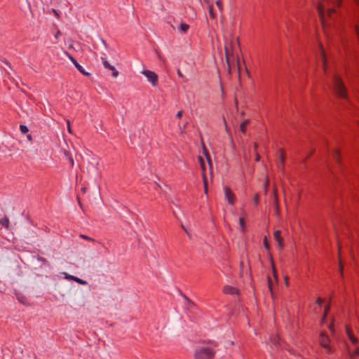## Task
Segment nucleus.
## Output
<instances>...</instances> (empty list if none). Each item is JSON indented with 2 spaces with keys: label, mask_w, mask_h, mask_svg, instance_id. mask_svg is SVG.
Listing matches in <instances>:
<instances>
[{
  "label": "nucleus",
  "mask_w": 359,
  "mask_h": 359,
  "mask_svg": "<svg viewBox=\"0 0 359 359\" xmlns=\"http://www.w3.org/2000/svg\"><path fill=\"white\" fill-rule=\"evenodd\" d=\"M330 88L341 98L347 99L346 88L341 79L337 74H333L332 82L329 83Z\"/></svg>",
  "instance_id": "nucleus-1"
},
{
  "label": "nucleus",
  "mask_w": 359,
  "mask_h": 359,
  "mask_svg": "<svg viewBox=\"0 0 359 359\" xmlns=\"http://www.w3.org/2000/svg\"><path fill=\"white\" fill-rule=\"evenodd\" d=\"M215 355V351L212 348L198 347L194 353L195 359H212Z\"/></svg>",
  "instance_id": "nucleus-2"
},
{
  "label": "nucleus",
  "mask_w": 359,
  "mask_h": 359,
  "mask_svg": "<svg viewBox=\"0 0 359 359\" xmlns=\"http://www.w3.org/2000/svg\"><path fill=\"white\" fill-rule=\"evenodd\" d=\"M142 74L147 77L148 81L150 82L153 86H157L158 76L154 72L146 69L144 70Z\"/></svg>",
  "instance_id": "nucleus-3"
},
{
  "label": "nucleus",
  "mask_w": 359,
  "mask_h": 359,
  "mask_svg": "<svg viewBox=\"0 0 359 359\" xmlns=\"http://www.w3.org/2000/svg\"><path fill=\"white\" fill-rule=\"evenodd\" d=\"M320 344L323 346L327 353H332V348L329 345L330 339L327 335L324 333H321L319 339Z\"/></svg>",
  "instance_id": "nucleus-4"
},
{
  "label": "nucleus",
  "mask_w": 359,
  "mask_h": 359,
  "mask_svg": "<svg viewBox=\"0 0 359 359\" xmlns=\"http://www.w3.org/2000/svg\"><path fill=\"white\" fill-rule=\"evenodd\" d=\"M198 160H199V162H200V164H201V170H202V177H203V184H204L205 193H207V191H208V187H207L208 182H207V177H206L205 172V163H204L203 159L201 156H199Z\"/></svg>",
  "instance_id": "nucleus-5"
},
{
  "label": "nucleus",
  "mask_w": 359,
  "mask_h": 359,
  "mask_svg": "<svg viewBox=\"0 0 359 359\" xmlns=\"http://www.w3.org/2000/svg\"><path fill=\"white\" fill-rule=\"evenodd\" d=\"M325 0H318L317 10L319 15V17L322 21L323 25H324V18L325 14V7L323 4Z\"/></svg>",
  "instance_id": "nucleus-6"
},
{
  "label": "nucleus",
  "mask_w": 359,
  "mask_h": 359,
  "mask_svg": "<svg viewBox=\"0 0 359 359\" xmlns=\"http://www.w3.org/2000/svg\"><path fill=\"white\" fill-rule=\"evenodd\" d=\"M103 65L104 68L108 69L112 71V76L114 77H117L118 75V72L115 69V67L111 65L109 62L104 57H101Z\"/></svg>",
  "instance_id": "nucleus-7"
},
{
  "label": "nucleus",
  "mask_w": 359,
  "mask_h": 359,
  "mask_svg": "<svg viewBox=\"0 0 359 359\" xmlns=\"http://www.w3.org/2000/svg\"><path fill=\"white\" fill-rule=\"evenodd\" d=\"M277 155H278V167L279 169H283V167H284V161H285V153L283 151V149H279L278 153H277Z\"/></svg>",
  "instance_id": "nucleus-8"
},
{
  "label": "nucleus",
  "mask_w": 359,
  "mask_h": 359,
  "mask_svg": "<svg viewBox=\"0 0 359 359\" xmlns=\"http://www.w3.org/2000/svg\"><path fill=\"white\" fill-rule=\"evenodd\" d=\"M224 194H225V198L228 200V202L229 204H233L234 203V194L230 189V188L225 187H224Z\"/></svg>",
  "instance_id": "nucleus-9"
},
{
  "label": "nucleus",
  "mask_w": 359,
  "mask_h": 359,
  "mask_svg": "<svg viewBox=\"0 0 359 359\" xmlns=\"http://www.w3.org/2000/svg\"><path fill=\"white\" fill-rule=\"evenodd\" d=\"M280 231L279 230H277L274 232L273 233V237H274V239L275 241L277 242L278 243V248L280 249H282L283 248V240H282V238L280 236Z\"/></svg>",
  "instance_id": "nucleus-10"
},
{
  "label": "nucleus",
  "mask_w": 359,
  "mask_h": 359,
  "mask_svg": "<svg viewBox=\"0 0 359 359\" xmlns=\"http://www.w3.org/2000/svg\"><path fill=\"white\" fill-rule=\"evenodd\" d=\"M223 292L226 294H234L238 292V290L234 287H232L230 285H226L223 288Z\"/></svg>",
  "instance_id": "nucleus-11"
},
{
  "label": "nucleus",
  "mask_w": 359,
  "mask_h": 359,
  "mask_svg": "<svg viewBox=\"0 0 359 359\" xmlns=\"http://www.w3.org/2000/svg\"><path fill=\"white\" fill-rule=\"evenodd\" d=\"M346 334L353 344L356 345L358 344V339L352 334L351 330L348 328H346Z\"/></svg>",
  "instance_id": "nucleus-12"
},
{
  "label": "nucleus",
  "mask_w": 359,
  "mask_h": 359,
  "mask_svg": "<svg viewBox=\"0 0 359 359\" xmlns=\"http://www.w3.org/2000/svg\"><path fill=\"white\" fill-rule=\"evenodd\" d=\"M208 13L209 16L212 20H216L217 19V13L215 11L213 4L209 5L208 6Z\"/></svg>",
  "instance_id": "nucleus-13"
},
{
  "label": "nucleus",
  "mask_w": 359,
  "mask_h": 359,
  "mask_svg": "<svg viewBox=\"0 0 359 359\" xmlns=\"http://www.w3.org/2000/svg\"><path fill=\"white\" fill-rule=\"evenodd\" d=\"M320 57L322 60V64L324 69V71L326 72V58H325V53L323 48V47L320 46Z\"/></svg>",
  "instance_id": "nucleus-14"
},
{
  "label": "nucleus",
  "mask_w": 359,
  "mask_h": 359,
  "mask_svg": "<svg viewBox=\"0 0 359 359\" xmlns=\"http://www.w3.org/2000/svg\"><path fill=\"white\" fill-rule=\"evenodd\" d=\"M75 67L78 69V71L82 74L84 76H90V74L89 72H87L85 71V69L83 68V67L81 65H80L78 62L76 61V63L74 64Z\"/></svg>",
  "instance_id": "nucleus-15"
},
{
  "label": "nucleus",
  "mask_w": 359,
  "mask_h": 359,
  "mask_svg": "<svg viewBox=\"0 0 359 359\" xmlns=\"http://www.w3.org/2000/svg\"><path fill=\"white\" fill-rule=\"evenodd\" d=\"M332 156H333V158L334 159V161H336V163L340 165V153L339 151V150L337 149H334L333 151V154H332Z\"/></svg>",
  "instance_id": "nucleus-16"
},
{
  "label": "nucleus",
  "mask_w": 359,
  "mask_h": 359,
  "mask_svg": "<svg viewBox=\"0 0 359 359\" xmlns=\"http://www.w3.org/2000/svg\"><path fill=\"white\" fill-rule=\"evenodd\" d=\"M273 196H274V201H273V205L276 210V212H278V193L277 190L274 189L273 190Z\"/></svg>",
  "instance_id": "nucleus-17"
},
{
  "label": "nucleus",
  "mask_w": 359,
  "mask_h": 359,
  "mask_svg": "<svg viewBox=\"0 0 359 359\" xmlns=\"http://www.w3.org/2000/svg\"><path fill=\"white\" fill-rule=\"evenodd\" d=\"M189 29V25L186 23H181L179 27V31L182 33L185 34Z\"/></svg>",
  "instance_id": "nucleus-18"
},
{
  "label": "nucleus",
  "mask_w": 359,
  "mask_h": 359,
  "mask_svg": "<svg viewBox=\"0 0 359 359\" xmlns=\"http://www.w3.org/2000/svg\"><path fill=\"white\" fill-rule=\"evenodd\" d=\"M0 225L5 226L6 228H8L9 225V219L7 217H4L2 219H0Z\"/></svg>",
  "instance_id": "nucleus-19"
},
{
  "label": "nucleus",
  "mask_w": 359,
  "mask_h": 359,
  "mask_svg": "<svg viewBox=\"0 0 359 359\" xmlns=\"http://www.w3.org/2000/svg\"><path fill=\"white\" fill-rule=\"evenodd\" d=\"M249 120H245L243 121L240 125V130L241 133H245V128L246 126L248 124Z\"/></svg>",
  "instance_id": "nucleus-20"
},
{
  "label": "nucleus",
  "mask_w": 359,
  "mask_h": 359,
  "mask_svg": "<svg viewBox=\"0 0 359 359\" xmlns=\"http://www.w3.org/2000/svg\"><path fill=\"white\" fill-rule=\"evenodd\" d=\"M187 125H188V122L184 123V124L183 126H181L180 123L178 124L179 128L180 130V133L182 134L185 133V129H186Z\"/></svg>",
  "instance_id": "nucleus-21"
},
{
  "label": "nucleus",
  "mask_w": 359,
  "mask_h": 359,
  "mask_svg": "<svg viewBox=\"0 0 359 359\" xmlns=\"http://www.w3.org/2000/svg\"><path fill=\"white\" fill-rule=\"evenodd\" d=\"M20 132L22 134H25V133H27L29 131L28 128L26 126H25V125H20Z\"/></svg>",
  "instance_id": "nucleus-22"
},
{
  "label": "nucleus",
  "mask_w": 359,
  "mask_h": 359,
  "mask_svg": "<svg viewBox=\"0 0 359 359\" xmlns=\"http://www.w3.org/2000/svg\"><path fill=\"white\" fill-rule=\"evenodd\" d=\"M239 224L243 232L245 231V220L243 217L239 219Z\"/></svg>",
  "instance_id": "nucleus-23"
},
{
  "label": "nucleus",
  "mask_w": 359,
  "mask_h": 359,
  "mask_svg": "<svg viewBox=\"0 0 359 359\" xmlns=\"http://www.w3.org/2000/svg\"><path fill=\"white\" fill-rule=\"evenodd\" d=\"M74 280L75 282H76V283H78L81 284V285H86V284H87V282H86V280H82V279H81V278H77V277H76V276L74 277Z\"/></svg>",
  "instance_id": "nucleus-24"
},
{
  "label": "nucleus",
  "mask_w": 359,
  "mask_h": 359,
  "mask_svg": "<svg viewBox=\"0 0 359 359\" xmlns=\"http://www.w3.org/2000/svg\"><path fill=\"white\" fill-rule=\"evenodd\" d=\"M215 4L217 6L219 11L222 13V10H223L222 1L221 0H217L215 1Z\"/></svg>",
  "instance_id": "nucleus-25"
},
{
  "label": "nucleus",
  "mask_w": 359,
  "mask_h": 359,
  "mask_svg": "<svg viewBox=\"0 0 359 359\" xmlns=\"http://www.w3.org/2000/svg\"><path fill=\"white\" fill-rule=\"evenodd\" d=\"M79 237L83 238V239H85V240H87V241H92V242H94L95 241V239L86 236V235H84V234H80L79 235Z\"/></svg>",
  "instance_id": "nucleus-26"
},
{
  "label": "nucleus",
  "mask_w": 359,
  "mask_h": 359,
  "mask_svg": "<svg viewBox=\"0 0 359 359\" xmlns=\"http://www.w3.org/2000/svg\"><path fill=\"white\" fill-rule=\"evenodd\" d=\"M356 356H359V346L355 350H354L351 354V357L352 358Z\"/></svg>",
  "instance_id": "nucleus-27"
},
{
  "label": "nucleus",
  "mask_w": 359,
  "mask_h": 359,
  "mask_svg": "<svg viewBox=\"0 0 359 359\" xmlns=\"http://www.w3.org/2000/svg\"><path fill=\"white\" fill-rule=\"evenodd\" d=\"M65 154L68 157V159H69V163L71 164V166L73 167L74 166V163L73 158L71 156H69L67 152H65Z\"/></svg>",
  "instance_id": "nucleus-28"
},
{
  "label": "nucleus",
  "mask_w": 359,
  "mask_h": 359,
  "mask_svg": "<svg viewBox=\"0 0 359 359\" xmlns=\"http://www.w3.org/2000/svg\"><path fill=\"white\" fill-rule=\"evenodd\" d=\"M17 298H18V301H19L20 303H22V304H26V301H27V300H26V298H25V297H22V296H18V297H17Z\"/></svg>",
  "instance_id": "nucleus-29"
},
{
  "label": "nucleus",
  "mask_w": 359,
  "mask_h": 359,
  "mask_svg": "<svg viewBox=\"0 0 359 359\" xmlns=\"http://www.w3.org/2000/svg\"><path fill=\"white\" fill-rule=\"evenodd\" d=\"M64 274H65V279L73 280H74V278L75 276L69 275V274H68L67 273H64Z\"/></svg>",
  "instance_id": "nucleus-30"
},
{
  "label": "nucleus",
  "mask_w": 359,
  "mask_h": 359,
  "mask_svg": "<svg viewBox=\"0 0 359 359\" xmlns=\"http://www.w3.org/2000/svg\"><path fill=\"white\" fill-rule=\"evenodd\" d=\"M184 297L186 299V301L187 302L188 306L194 305V302L191 300H190L187 296L184 295Z\"/></svg>",
  "instance_id": "nucleus-31"
},
{
  "label": "nucleus",
  "mask_w": 359,
  "mask_h": 359,
  "mask_svg": "<svg viewBox=\"0 0 359 359\" xmlns=\"http://www.w3.org/2000/svg\"><path fill=\"white\" fill-rule=\"evenodd\" d=\"M66 55L69 57V59L72 62L73 64L76 63V60L69 53H66Z\"/></svg>",
  "instance_id": "nucleus-32"
},
{
  "label": "nucleus",
  "mask_w": 359,
  "mask_h": 359,
  "mask_svg": "<svg viewBox=\"0 0 359 359\" xmlns=\"http://www.w3.org/2000/svg\"><path fill=\"white\" fill-rule=\"evenodd\" d=\"M268 286L269 289L271 290V292H272V282L269 277H268Z\"/></svg>",
  "instance_id": "nucleus-33"
},
{
  "label": "nucleus",
  "mask_w": 359,
  "mask_h": 359,
  "mask_svg": "<svg viewBox=\"0 0 359 359\" xmlns=\"http://www.w3.org/2000/svg\"><path fill=\"white\" fill-rule=\"evenodd\" d=\"M254 203L257 204L259 203V195L257 194L254 196Z\"/></svg>",
  "instance_id": "nucleus-34"
},
{
  "label": "nucleus",
  "mask_w": 359,
  "mask_h": 359,
  "mask_svg": "<svg viewBox=\"0 0 359 359\" xmlns=\"http://www.w3.org/2000/svg\"><path fill=\"white\" fill-rule=\"evenodd\" d=\"M264 247H265L266 249H269V243L267 242V239H266V237L264 238Z\"/></svg>",
  "instance_id": "nucleus-35"
},
{
  "label": "nucleus",
  "mask_w": 359,
  "mask_h": 359,
  "mask_svg": "<svg viewBox=\"0 0 359 359\" xmlns=\"http://www.w3.org/2000/svg\"><path fill=\"white\" fill-rule=\"evenodd\" d=\"M205 155H206V157H207V160H208V164H209V165H210V167L211 168H212V162H211V160H210V157L207 154H205Z\"/></svg>",
  "instance_id": "nucleus-36"
},
{
  "label": "nucleus",
  "mask_w": 359,
  "mask_h": 359,
  "mask_svg": "<svg viewBox=\"0 0 359 359\" xmlns=\"http://www.w3.org/2000/svg\"><path fill=\"white\" fill-rule=\"evenodd\" d=\"M183 115V111H179L177 114H176V116L179 118H182Z\"/></svg>",
  "instance_id": "nucleus-37"
},
{
  "label": "nucleus",
  "mask_w": 359,
  "mask_h": 359,
  "mask_svg": "<svg viewBox=\"0 0 359 359\" xmlns=\"http://www.w3.org/2000/svg\"><path fill=\"white\" fill-rule=\"evenodd\" d=\"M323 302V300L321 298H320V297H318V298L317 299V300H316V303H317L319 306H320V305L322 304Z\"/></svg>",
  "instance_id": "nucleus-38"
},
{
  "label": "nucleus",
  "mask_w": 359,
  "mask_h": 359,
  "mask_svg": "<svg viewBox=\"0 0 359 359\" xmlns=\"http://www.w3.org/2000/svg\"><path fill=\"white\" fill-rule=\"evenodd\" d=\"M334 12V11L332 8L327 10V14L330 17H331L332 14Z\"/></svg>",
  "instance_id": "nucleus-39"
},
{
  "label": "nucleus",
  "mask_w": 359,
  "mask_h": 359,
  "mask_svg": "<svg viewBox=\"0 0 359 359\" xmlns=\"http://www.w3.org/2000/svg\"><path fill=\"white\" fill-rule=\"evenodd\" d=\"M67 130L69 131V133H72V130H71V127H70V122L69 120L67 121Z\"/></svg>",
  "instance_id": "nucleus-40"
},
{
  "label": "nucleus",
  "mask_w": 359,
  "mask_h": 359,
  "mask_svg": "<svg viewBox=\"0 0 359 359\" xmlns=\"http://www.w3.org/2000/svg\"><path fill=\"white\" fill-rule=\"evenodd\" d=\"M177 75H178L180 77H181V78H183V77H184V76H183L182 73L181 72V71H180V69H177Z\"/></svg>",
  "instance_id": "nucleus-41"
},
{
  "label": "nucleus",
  "mask_w": 359,
  "mask_h": 359,
  "mask_svg": "<svg viewBox=\"0 0 359 359\" xmlns=\"http://www.w3.org/2000/svg\"><path fill=\"white\" fill-rule=\"evenodd\" d=\"M39 260L42 262H43V263H47V260L45 258H43V257H39Z\"/></svg>",
  "instance_id": "nucleus-42"
},
{
  "label": "nucleus",
  "mask_w": 359,
  "mask_h": 359,
  "mask_svg": "<svg viewBox=\"0 0 359 359\" xmlns=\"http://www.w3.org/2000/svg\"><path fill=\"white\" fill-rule=\"evenodd\" d=\"M203 1L208 5V6L212 4L210 0H203Z\"/></svg>",
  "instance_id": "nucleus-43"
},
{
  "label": "nucleus",
  "mask_w": 359,
  "mask_h": 359,
  "mask_svg": "<svg viewBox=\"0 0 359 359\" xmlns=\"http://www.w3.org/2000/svg\"><path fill=\"white\" fill-rule=\"evenodd\" d=\"M334 4H337V6H339L340 4H341V0H336V1L334 2Z\"/></svg>",
  "instance_id": "nucleus-44"
},
{
  "label": "nucleus",
  "mask_w": 359,
  "mask_h": 359,
  "mask_svg": "<svg viewBox=\"0 0 359 359\" xmlns=\"http://www.w3.org/2000/svg\"><path fill=\"white\" fill-rule=\"evenodd\" d=\"M27 138L29 141H32V137L31 135H27Z\"/></svg>",
  "instance_id": "nucleus-45"
},
{
  "label": "nucleus",
  "mask_w": 359,
  "mask_h": 359,
  "mask_svg": "<svg viewBox=\"0 0 359 359\" xmlns=\"http://www.w3.org/2000/svg\"><path fill=\"white\" fill-rule=\"evenodd\" d=\"M329 309V306H326L325 308V313H324V318L325 317L326 314H327V310Z\"/></svg>",
  "instance_id": "nucleus-46"
},
{
  "label": "nucleus",
  "mask_w": 359,
  "mask_h": 359,
  "mask_svg": "<svg viewBox=\"0 0 359 359\" xmlns=\"http://www.w3.org/2000/svg\"><path fill=\"white\" fill-rule=\"evenodd\" d=\"M60 35V31H57V32H56V34H55V38H57Z\"/></svg>",
  "instance_id": "nucleus-47"
},
{
  "label": "nucleus",
  "mask_w": 359,
  "mask_h": 359,
  "mask_svg": "<svg viewBox=\"0 0 359 359\" xmlns=\"http://www.w3.org/2000/svg\"><path fill=\"white\" fill-rule=\"evenodd\" d=\"M182 228L185 231V232H186L187 234H189V233H188V231H187V229H186L183 225H182Z\"/></svg>",
  "instance_id": "nucleus-48"
},
{
  "label": "nucleus",
  "mask_w": 359,
  "mask_h": 359,
  "mask_svg": "<svg viewBox=\"0 0 359 359\" xmlns=\"http://www.w3.org/2000/svg\"><path fill=\"white\" fill-rule=\"evenodd\" d=\"M259 158L260 157H259V154H257V156H256V161H258L259 160Z\"/></svg>",
  "instance_id": "nucleus-49"
},
{
  "label": "nucleus",
  "mask_w": 359,
  "mask_h": 359,
  "mask_svg": "<svg viewBox=\"0 0 359 359\" xmlns=\"http://www.w3.org/2000/svg\"><path fill=\"white\" fill-rule=\"evenodd\" d=\"M158 57H159V59H160L161 60H162V61H163V62L165 61V60H164V59H163V58L160 55H158Z\"/></svg>",
  "instance_id": "nucleus-50"
},
{
  "label": "nucleus",
  "mask_w": 359,
  "mask_h": 359,
  "mask_svg": "<svg viewBox=\"0 0 359 359\" xmlns=\"http://www.w3.org/2000/svg\"><path fill=\"white\" fill-rule=\"evenodd\" d=\"M212 344L214 346H217V344L216 342H212Z\"/></svg>",
  "instance_id": "nucleus-51"
},
{
  "label": "nucleus",
  "mask_w": 359,
  "mask_h": 359,
  "mask_svg": "<svg viewBox=\"0 0 359 359\" xmlns=\"http://www.w3.org/2000/svg\"><path fill=\"white\" fill-rule=\"evenodd\" d=\"M357 4H359V0H354Z\"/></svg>",
  "instance_id": "nucleus-52"
},
{
  "label": "nucleus",
  "mask_w": 359,
  "mask_h": 359,
  "mask_svg": "<svg viewBox=\"0 0 359 359\" xmlns=\"http://www.w3.org/2000/svg\"><path fill=\"white\" fill-rule=\"evenodd\" d=\"M257 144H255V149H257Z\"/></svg>",
  "instance_id": "nucleus-53"
},
{
  "label": "nucleus",
  "mask_w": 359,
  "mask_h": 359,
  "mask_svg": "<svg viewBox=\"0 0 359 359\" xmlns=\"http://www.w3.org/2000/svg\"><path fill=\"white\" fill-rule=\"evenodd\" d=\"M99 243H100V245H102V247H104V245L103 243H100V242H99Z\"/></svg>",
  "instance_id": "nucleus-54"
},
{
  "label": "nucleus",
  "mask_w": 359,
  "mask_h": 359,
  "mask_svg": "<svg viewBox=\"0 0 359 359\" xmlns=\"http://www.w3.org/2000/svg\"><path fill=\"white\" fill-rule=\"evenodd\" d=\"M102 43L106 45V41L104 40H102Z\"/></svg>",
  "instance_id": "nucleus-55"
},
{
  "label": "nucleus",
  "mask_w": 359,
  "mask_h": 359,
  "mask_svg": "<svg viewBox=\"0 0 359 359\" xmlns=\"http://www.w3.org/2000/svg\"><path fill=\"white\" fill-rule=\"evenodd\" d=\"M273 276L276 277V273H275L274 270H273Z\"/></svg>",
  "instance_id": "nucleus-56"
},
{
  "label": "nucleus",
  "mask_w": 359,
  "mask_h": 359,
  "mask_svg": "<svg viewBox=\"0 0 359 359\" xmlns=\"http://www.w3.org/2000/svg\"><path fill=\"white\" fill-rule=\"evenodd\" d=\"M339 266H340V269L341 270V264H339Z\"/></svg>",
  "instance_id": "nucleus-57"
}]
</instances>
